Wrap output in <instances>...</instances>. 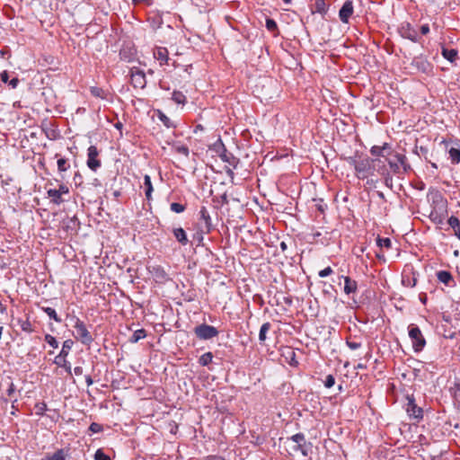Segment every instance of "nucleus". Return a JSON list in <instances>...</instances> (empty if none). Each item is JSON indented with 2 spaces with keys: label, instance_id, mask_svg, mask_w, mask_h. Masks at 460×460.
Returning a JSON list of instances; mask_svg holds the SVG:
<instances>
[{
  "label": "nucleus",
  "instance_id": "19",
  "mask_svg": "<svg viewBox=\"0 0 460 460\" xmlns=\"http://www.w3.org/2000/svg\"><path fill=\"white\" fill-rule=\"evenodd\" d=\"M441 55L450 63H455L458 58V51L456 49H447L442 47Z\"/></svg>",
  "mask_w": 460,
  "mask_h": 460
},
{
  "label": "nucleus",
  "instance_id": "52",
  "mask_svg": "<svg viewBox=\"0 0 460 460\" xmlns=\"http://www.w3.org/2000/svg\"><path fill=\"white\" fill-rule=\"evenodd\" d=\"M346 344L350 349H353V350L358 349L361 347V342L349 341V340H347Z\"/></svg>",
  "mask_w": 460,
  "mask_h": 460
},
{
  "label": "nucleus",
  "instance_id": "27",
  "mask_svg": "<svg viewBox=\"0 0 460 460\" xmlns=\"http://www.w3.org/2000/svg\"><path fill=\"white\" fill-rule=\"evenodd\" d=\"M394 157L398 161L399 166H402L405 172L411 170V165L408 164L407 157L404 155L397 153Z\"/></svg>",
  "mask_w": 460,
  "mask_h": 460
},
{
  "label": "nucleus",
  "instance_id": "8",
  "mask_svg": "<svg viewBox=\"0 0 460 460\" xmlns=\"http://www.w3.org/2000/svg\"><path fill=\"white\" fill-rule=\"evenodd\" d=\"M130 83L134 88L144 89L146 85V78L144 71L137 67L130 69Z\"/></svg>",
  "mask_w": 460,
  "mask_h": 460
},
{
  "label": "nucleus",
  "instance_id": "17",
  "mask_svg": "<svg viewBox=\"0 0 460 460\" xmlns=\"http://www.w3.org/2000/svg\"><path fill=\"white\" fill-rule=\"evenodd\" d=\"M341 279L344 280L343 291L346 295L355 294L358 290V283L356 280L350 279L348 276H341Z\"/></svg>",
  "mask_w": 460,
  "mask_h": 460
},
{
  "label": "nucleus",
  "instance_id": "4",
  "mask_svg": "<svg viewBox=\"0 0 460 460\" xmlns=\"http://www.w3.org/2000/svg\"><path fill=\"white\" fill-rule=\"evenodd\" d=\"M74 328L75 330V338L84 345L90 346L93 338L87 330L85 323L78 317H75Z\"/></svg>",
  "mask_w": 460,
  "mask_h": 460
},
{
  "label": "nucleus",
  "instance_id": "44",
  "mask_svg": "<svg viewBox=\"0 0 460 460\" xmlns=\"http://www.w3.org/2000/svg\"><path fill=\"white\" fill-rule=\"evenodd\" d=\"M376 243L379 247H385V248H390L391 245H392V242L389 238H382V237H378L376 239Z\"/></svg>",
  "mask_w": 460,
  "mask_h": 460
},
{
  "label": "nucleus",
  "instance_id": "12",
  "mask_svg": "<svg viewBox=\"0 0 460 460\" xmlns=\"http://www.w3.org/2000/svg\"><path fill=\"white\" fill-rule=\"evenodd\" d=\"M149 271L156 283L164 284L171 279L169 274L160 265L151 267Z\"/></svg>",
  "mask_w": 460,
  "mask_h": 460
},
{
  "label": "nucleus",
  "instance_id": "59",
  "mask_svg": "<svg viewBox=\"0 0 460 460\" xmlns=\"http://www.w3.org/2000/svg\"><path fill=\"white\" fill-rule=\"evenodd\" d=\"M74 373L76 376H81L83 374V367H75L74 368Z\"/></svg>",
  "mask_w": 460,
  "mask_h": 460
},
{
  "label": "nucleus",
  "instance_id": "33",
  "mask_svg": "<svg viewBox=\"0 0 460 460\" xmlns=\"http://www.w3.org/2000/svg\"><path fill=\"white\" fill-rule=\"evenodd\" d=\"M213 354L211 352H206L200 356L199 358V363L200 366L206 367L212 362Z\"/></svg>",
  "mask_w": 460,
  "mask_h": 460
},
{
  "label": "nucleus",
  "instance_id": "40",
  "mask_svg": "<svg viewBox=\"0 0 460 460\" xmlns=\"http://www.w3.org/2000/svg\"><path fill=\"white\" fill-rule=\"evenodd\" d=\"M170 208L172 212L180 214L182 213L186 209V206L181 203L173 202L171 203Z\"/></svg>",
  "mask_w": 460,
  "mask_h": 460
},
{
  "label": "nucleus",
  "instance_id": "32",
  "mask_svg": "<svg viewBox=\"0 0 460 460\" xmlns=\"http://www.w3.org/2000/svg\"><path fill=\"white\" fill-rule=\"evenodd\" d=\"M90 93L93 96L100 99H106V93L102 88L97 86H91Z\"/></svg>",
  "mask_w": 460,
  "mask_h": 460
},
{
  "label": "nucleus",
  "instance_id": "15",
  "mask_svg": "<svg viewBox=\"0 0 460 460\" xmlns=\"http://www.w3.org/2000/svg\"><path fill=\"white\" fill-rule=\"evenodd\" d=\"M154 58L159 61L160 66H169L170 65V58L169 52L166 48L164 47H156L154 49Z\"/></svg>",
  "mask_w": 460,
  "mask_h": 460
},
{
  "label": "nucleus",
  "instance_id": "54",
  "mask_svg": "<svg viewBox=\"0 0 460 460\" xmlns=\"http://www.w3.org/2000/svg\"><path fill=\"white\" fill-rule=\"evenodd\" d=\"M60 195L62 194H67L69 192V189L65 184H60L59 188L57 190Z\"/></svg>",
  "mask_w": 460,
  "mask_h": 460
},
{
  "label": "nucleus",
  "instance_id": "25",
  "mask_svg": "<svg viewBox=\"0 0 460 460\" xmlns=\"http://www.w3.org/2000/svg\"><path fill=\"white\" fill-rule=\"evenodd\" d=\"M144 185H145V188H146V191H145L146 192V199L148 200H150L154 189H153V185H152V182H151V178L147 174H146L144 176Z\"/></svg>",
  "mask_w": 460,
  "mask_h": 460
},
{
  "label": "nucleus",
  "instance_id": "61",
  "mask_svg": "<svg viewBox=\"0 0 460 460\" xmlns=\"http://www.w3.org/2000/svg\"><path fill=\"white\" fill-rule=\"evenodd\" d=\"M206 460H225V459L221 456H208L206 458Z\"/></svg>",
  "mask_w": 460,
  "mask_h": 460
},
{
  "label": "nucleus",
  "instance_id": "62",
  "mask_svg": "<svg viewBox=\"0 0 460 460\" xmlns=\"http://www.w3.org/2000/svg\"><path fill=\"white\" fill-rule=\"evenodd\" d=\"M221 201H222V204H228V198H227V194L226 193H224L221 196Z\"/></svg>",
  "mask_w": 460,
  "mask_h": 460
},
{
  "label": "nucleus",
  "instance_id": "63",
  "mask_svg": "<svg viewBox=\"0 0 460 460\" xmlns=\"http://www.w3.org/2000/svg\"><path fill=\"white\" fill-rule=\"evenodd\" d=\"M47 137L49 139H55L56 137H57V134H56V132L54 130H52L51 132L47 133Z\"/></svg>",
  "mask_w": 460,
  "mask_h": 460
},
{
  "label": "nucleus",
  "instance_id": "51",
  "mask_svg": "<svg viewBox=\"0 0 460 460\" xmlns=\"http://www.w3.org/2000/svg\"><path fill=\"white\" fill-rule=\"evenodd\" d=\"M333 272L331 267H326L325 269L319 271L318 275L320 278H326L330 276Z\"/></svg>",
  "mask_w": 460,
  "mask_h": 460
},
{
  "label": "nucleus",
  "instance_id": "3",
  "mask_svg": "<svg viewBox=\"0 0 460 460\" xmlns=\"http://www.w3.org/2000/svg\"><path fill=\"white\" fill-rule=\"evenodd\" d=\"M73 345L74 341L72 340H66L63 342L61 351L54 359V363L58 367H63L69 375L72 374V367L70 362L66 360V357L68 356Z\"/></svg>",
  "mask_w": 460,
  "mask_h": 460
},
{
  "label": "nucleus",
  "instance_id": "41",
  "mask_svg": "<svg viewBox=\"0 0 460 460\" xmlns=\"http://www.w3.org/2000/svg\"><path fill=\"white\" fill-rule=\"evenodd\" d=\"M174 151L178 154L183 155L184 156L188 157L190 155V150L188 146L184 145H177L173 146Z\"/></svg>",
  "mask_w": 460,
  "mask_h": 460
},
{
  "label": "nucleus",
  "instance_id": "48",
  "mask_svg": "<svg viewBox=\"0 0 460 460\" xmlns=\"http://www.w3.org/2000/svg\"><path fill=\"white\" fill-rule=\"evenodd\" d=\"M387 163H388V165H389L390 169L392 170V172L394 173H399L400 172V166H399L398 161L397 162H394V161L388 159Z\"/></svg>",
  "mask_w": 460,
  "mask_h": 460
},
{
  "label": "nucleus",
  "instance_id": "9",
  "mask_svg": "<svg viewBox=\"0 0 460 460\" xmlns=\"http://www.w3.org/2000/svg\"><path fill=\"white\" fill-rule=\"evenodd\" d=\"M398 32L402 38L410 40L412 42L419 41V34L417 31L408 22H403L400 24Z\"/></svg>",
  "mask_w": 460,
  "mask_h": 460
},
{
  "label": "nucleus",
  "instance_id": "11",
  "mask_svg": "<svg viewBox=\"0 0 460 460\" xmlns=\"http://www.w3.org/2000/svg\"><path fill=\"white\" fill-rule=\"evenodd\" d=\"M199 221L201 231L208 234L212 230L213 225L208 210L204 206L199 209Z\"/></svg>",
  "mask_w": 460,
  "mask_h": 460
},
{
  "label": "nucleus",
  "instance_id": "46",
  "mask_svg": "<svg viewBox=\"0 0 460 460\" xmlns=\"http://www.w3.org/2000/svg\"><path fill=\"white\" fill-rule=\"evenodd\" d=\"M94 460H111V457L106 455L102 449L96 450L94 454Z\"/></svg>",
  "mask_w": 460,
  "mask_h": 460
},
{
  "label": "nucleus",
  "instance_id": "13",
  "mask_svg": "<svg viewBox=\"0 0 460 460\" xmlns=\"http://www.w3.org/2000/svg\"><path fill=\"white\" fill-rule=\"evenodd\" d=\"M407 403H406V411L410 417H413L415 419H422L423 411L420 407H419L415 403V400L413 396H407Z\"/></svg>",
  "mask_w": 460,
  "mask_h": 460
},
{
  "label": "nucleus",
  "instance_id": "10",
  "mask_svg": "<svg viewBox=\"0 0 460 460\" xmlns=\"http://www.w3.org/2000/svg\"><path fill=\"white\" fill-rule=\"evenodd\" d=\"M99 151L96 146H91L87 150V166L95 172L101 166V161L97 158Z\"/></svg>",
  "mask_w": 460,
  "mask_h": 460
},
{
  "label": "nucleus",
  "instance_id": "16",
  "mask_svg": "<svg viewBox=\"0 0 460 460\" xmlns=\"http://www.w3.org/2000/svg\"><path fill=\"white\" fill-rule=\"evenodd\" d=\"M392 147L388 143H384L383 146H373L370 148V154L374 156L385 157L391 154Z\"/></svg>",
  "mask_w": 460,
  "mask_h": 460
},
{
  "label": "nucleus",
  "instance_id": "45",
  "mask_svg": "<svg viewBox=\"0 0 460 460\" xmlns=\"http://www.w3.org/2000/svg\"><path fill=\"white\" fill-rule=\"evenodd\" d=\"M44 339L45 341L52 348L57 349L58 347V342L54 336L46 334Z\"/></svg>",
  "mask_w": 460,
  "mask_h": 460
},
{
  "label": "nucleus",
  "instance_id": "6",
  "mask_svg": "<svg viewBox=\"0 0 460 460\" xmlns=\"http://www.w3.org/2000/svg\"><path fill=\"white\" fill-rule=\"evenodd\" d=\"M194 333L200 340H210L217 337L219 332L216 327L202 323L194 328Z\"/></svg>",
  "mask_w": 460,
  "mask_h": 460
},
{
  "label": "nucleus",
  "instance_id": "60",
  "mask_svg": "<svg viewBox=\"0 0 460 460\" xmlns=\"http://www.w3.org/2000/svg\"><path fill=\"white\" fill-rule=\"evenodd\" d=\"M15 391L13 384H11L9 388L7 389V394L9 396L13 394V393Z\"/></svg>",
  "mask_w": 460,
  "mask_h": 460
},
{
  "label": "nucleus",
  "instance_id": "7",
  "mask_svg": "<svg viewBox=\"0 0 460 460\" xmlns=\"http://www.w3.org/2000/svg\"><path fill=\"white\" fill-rule=\"evenodd\" d=\"M428 199L431 202V208L447 209V200L438 190L430 189L428 192Z\"/></svg>",
  "mask_w": 460,
  "mask_h": 460
},
{
  "label": "nucleus",
  "instance_id": "49",
  "mask_svg": "<svg viewBox=\"0 0 460 460\" xmlns=\"http://www.w3.org/2000/svg\"><path fill=\"white\" fill-rule=\"evenodd\" d=\"M334 384H335L334 376L332 375H328L324 381V386L326 388H331L334 385Z\"/></svg>",
  "mask_w": 460,
  "mask_h": 460
},
{
  "label": "nucleus",
  "instance_id": "38",
  "mask_svg": "<svg viewBox=\"0 0 460 460\" xmlns=\"http://www.w3.org/2000/svg\"><path fill=\"white\" fill-rule=\"evenodd\" d=\"M310 447H311V443L305 442L302 445L295 446L294 450L300 451L304 456H307Z\"/></svg>",
  "mask_w": 460,
  "mask_h": 460
},
{
  "label": "nucleus",
  "instance_id": "50",
  "mask_svg": "<svg viewBox=\"0 0 460 460\" xmlns=\"http://www.w3.org/2000/svg\"><path fill=\"white\" fill-rule=\"evenodd\" d=\"M89 430L92 433H99V432L102 431V427L99 423L93 422V423H91V425L89 427Z\"/></svg>",
  "mask_w": 460,
  "mask_h": 460
},
{
  "label": "nucleus",
  "instance_id": "53",
  "mask_svg": "<svg viewBox=\"0 0 460 460\" xmlns=\"http://www.w3.org/2000/svg\"><path fill=\"white\" fill-rule=\"evenodd\" d=\"M75 185H81L83 182V177L79 172H76L73 178Z\"/></svg>",
  "mask_w": 460,
  "mask_h": 460
},
{
  "label": "nucleus",
  "instance_id": "37",
  "mask_svg": "<svg viewBox=\"0 0 460 460\" xmlns=\"http://www.w3.org/2000/svg\"><path fill=\"white\" fill-rule=\"evenodd\" d=\"M57 164H58V170L60 173L66 172L70 167L69 164L67 163V160L63 157L59 158L58 160Z\"/></svg>",
  "mask_w": 460,
  "mask_h": 460
},
{
  "label": "nucleus",
  "instance_id": "64",
  "mask_svg": "<svg viewBox=\"0 0 460 460\" xmlns=\"http://www.w3.org/2000/svg\"><path fill=\"white\" fill-rule=\"evenodd\" d=\"M85 382H86L87 386L92 385L93 383V381L90 376H85Z\"/></svg>",
  "mask_w": 460,
  "mask_h": 460
},
{
  "label": "nucleus",
  "instance_id": "47",
  "mask_svg": "<svg viewBox=\"0 0 460 460\" xmlns=\"http://www.w3.org/2000/svg\"><path fill=\"white\" fill-rule=\"evenodd\" d=\"M266 28L270 31L274 32V31H276L278 30L277 22L273 19L268 18L266 20Z\"/></svg>",
  "mask_w": 460,
  "mask_h": 460
},
{
  "label": "nucleus",
  "instance_id": "21",
  "mask_svg": "<svg viewBox=\"0 0 460 460\" xmlns=\"http://www.w3.org/2000/svg\"><path fill=\"white\" fill-rule=\"evenodd\" d=\"M175 239L181 244L186 245L189 243L186 232L182 227H177L172 230Z\"/></svg>",
  "mask_w": 460,
  "mask_h": 460
},
{
  "label": "nucleus",
  "instance_id": "58",
  "mask_svg": "<svg viewBox=\"0 0 460 460\" xmlns=\"http://www.w3.org/2000/svg\"><path fill=\"white\" fill-rule=\"evenodd\" d=\"M429 32V24H423L420 26V33L423 35H427Z\"/></svg>",
  "mask_w": 460,
  "mask_h": 460
},
{
  "label": "nucleus",
  "instance_id": "30",
  "mask_svg": "<svg viewBox=\"0 0 460 460\" xmlns=\"http://www.w3.org/2000/svg\"><path fill=\"white\" fill-rule=\"evenodd\" d=\"M17 323L23 332H28V333H31L33 332L32 324L29 319H25V320L18 319Z\"/></svg>",
  "mask_w": 460,
  "mask_h": 460
},
{
  "label": "nucleus",
  "instance_id": "29",
  "mask_svg": "<svg viewBox=\"0 0 460 460\" xmlns=\"http://www.w3.org/2000/svg\"><path fill=\"white\" fill-rule=\"evenodd\" d=\"M270 328H271V324L269 322L264 323L261 326L260 332H259V341L261 343H263L266 341L267 332L270 330Z\"/></svg>",
  "mask_w": 460,
  "mask_h": 460
},
{
  "label": "nucleus",
  "instance_id": "39",
  "mask_svg": "<svg viewBox=\"0 0 460 460\" xmlns=\"http://www.w3.org/2000/svg\"><path fill=\"white\" fill-rule=\"evenodd\" d=\"M289 439L295 442L296 444V446H299L306 442L303 433H296L293 435Z\"/></svg>",
  "mask_w": 460,
  "mask_h": 460
},
{
  "label": "nucleus",
  "instance_id": "22",
  "mask_svg": "<svg viewBox=\"0 0 460 460\" xmlns=\"http://www.w3.org/2000/svg\"><path fill=\"white\" fill-rule=\"evenodd\" d=\"M437 278L441 283L447 286H452L451 283L454 282L452 274L447 270L438 271Z\"/></svg>",
  "mask_w": 460,
  "mask_h": 460
},
{
  "label": "nucleus",
  "instance_id": "5",
  "mask_svg": "<svg viewBox=\"0 0 460 460\" xmlns=\"http://www.w3.org/2000/svg\"><path fill=\"white\" fill-rule=\"evenodd\" d=\"M409 337L411 340L412 348L415 352H420L424 349L426 341L417 325L411 324L409 326Z\"/></svg>",
  "mask_w": 460,
  "mask_h": 460
},
{
  "label": "nucleus",
  "instance_id": "20",
  "mask_svg": "<svg viewBox=\"0 0 460 460\" xmlns=\"http://www.w3.org/2000/svg\"><path fill=\"white\" fill-rule=\"evenodd\" d=\"M67 453L63 449H58L53 454H47L40 460H66Z\"/></svg>",
  "mask_w": 460,
  "mask_h": 460
},
{
  "label": "nucleus",
  "instance_id": "14",
  "mask_svg": "<svg viewBox=\"0 0 460 460\" xmlns=\"http://www.w3.org/2000/svg\"><path fill=\"white\" fill-rule=\"evenodd\" d=\"M354 7L353 3L350 0H347L344 2L343 5L339 11L340 20L343 23H348L350 16L353 14Z\"/></svg>",
  "mask_w": 460,
  "mask_h": 460
},
{
  "label": "nucleus",
  "instance_id": "42",
  "mask_svg": "<svg viewBox=\"0 0 460 460\" xmlns=\"http://www.w3.org/2000/svg\"><path fill=\"white\" fill-rule=\"evenodd\" d=\"M158 118L164 123V125L167 128L173 127L172 120L162 111H158Z\"/></svg>",
  "mask_w": 460,
  "mask_h": 460
},
{
  "label": "nucleus",
  "instance_id": "55",
  "mask_svg": "<svg viewBox=\"0 0 460 460\" xmlns=\"http://www.w3.org/2000/svg\"><path fill=\"white\" fill-rule=\"evenodd\" d=\"M0 80L6 84L8 83L9 81V75H8V72L7 71H3L1 74H0Z\"/></svg>",
  "mask_w": 460,
  "mask_h": 460
},
{
  "label": "nucleus",
  "instance_id": "43",
  "mask_svg": "<svg viewBox=\"0 0 460 460\" xmlns=\"http://www.w3.org/2000/svg\"><path fill=\"white\" fill-rule=\"evenodd\" d=\"M36 414L42 416L48 410L47 404L44 402H40L35 404Z\"/></svg>",
  "mask_w": 460,
  "mask_h": 460
},
{
  "label": "nucleus",
  "instance_id": "2",
  "mask_svg": "<svg viewBox=\"0 0 460 460\" xmlns=\"http://www.w3.org/2000/svg\"><path fill=\"white\" fill-rule=\"evenodd\" d=\"M409 69L411 74H425L430 75L433 71V65L422 55L414 57L411 63Z\"/></svg>",
  "mask_w": 460,
  "mask_h": 460
},
{
  "label": "nucleus",
  "instance_id": "34",
  "mask_svg": "<svg viewBox=\"0 0 460 460\" xmlns=\"http://www.w3.org/2000/svg\"><path fill=\"white\" fill-rule=\"evenodd\" d=\"M42 310L44 313L47 314V315L50 318V319H53L55 322L57 323H61V318L57 314L55 309L51 308V307H42Z\"/></svg>",
  "mask_w": 460,
  "mask_h": 460
},
{
  "label": "nucleus",
  "instance_id": "1",
  "mask_svg": "<svg viewBox=\"0 0 460 460\" xmlns=\"http://www.w3.org/2000/svg\"><path fill=\"white\" fill-rule=\"evenodd\" d=\"M348 162L354 167L357 176L359 179H365L370 174L374 160L369 157H349Z\"/></svg>",
  "mask_w": 460,
  "mask_h": 460
},
{
  "label": "nucleus",
  "instance_id": "57",
  "mask_svg": "<svg viewBox=\"0 0 460 460\" xmlns=\"http://www.w3.org/2000/svg\"><path fill=\"white\" fill-rule=\"evenodd\" d=\"M134 4H145L146 5H151L153 1L152 0H131Z\"/></svg>",
  "mask_w": 460,
  "mask_h": 460
},
{
  "label": "nucleus",
  "instance_id": "23",
  "mask_svg": "<svg viewBox=\"0 0 460 460\" xmlns=\"http://www.w3.org/2000/svg\"><path fill=\"white\" fill-rule=\"evenodd\" d=\"M448 154L453 164H457L460 163V146L458 145L456 146H451L448 149Z\"/></svg>",
  "mask_w": 460,
  "mask_h": 460
},
{
  "label": "nucleus",
  "instance_id": "56",
  "mask_svg": "<svg viewBox=\"0 0 460 460\" xmlns=\"http://www.w3.org/2000/svg\"><path fill=\"white\" fill-rule=\"evenodd\" d=\"M8 84L12 89H15L19 84V79L17 77H14L12 80L8 81Z\"/></svg>",
  "mask_w": 460,
  "mask_h": 460
},
{
  "label": "nucleus",
  "instance_id": "36",
  "mask_svg": "<svg viewBox=\"0 0 460 460\" xmlns=\"http://www.w3.org/2000/svg\"><path fill=\"white\" fill-rule=\"evenodd\" d=\"M452 390L456 404L460 409V382H456Z\"/></svg>",
  "mask_w": 460,
  "mask_h": 460
},
{
  "label": "nucleus",
  "instance_id": "35",
  "mask_svg": "<svg viewBox=\"0 0 460 460\" xmlns=\"http://www.w3.org/2000/svg\"><path fill=\"white\" fill-rule=\"evenodd\" d=\"M172 99L177 104H184L186 102V96L179 91H174L172 93Z\"/></svg>",
  "mask_w": 460,
  "mask_h": 460
},
{
  "label": "nucleus",
  "instance_id": "31",
  "mask_svg": "<svg viewBox=\"0 0 460 460\" xmlns=\"http://www.w3.org/2000/svg\"><path fill=\"white\" fill-rule=\"evenodd\" d=\"M146 331L144 329H139L133 332L129 341L133 343H136V342L139 341L140 340L146 338Z\"/></svg>",
  "mask_w": 460,
  "mask_h": 460
},
{
  "label": "nucleus",
  "instance_id": "28",
  "mask_svg": "<svg viewBox=\"0 0 460 460\" xmlns=\"http://www.w3.org/2000/svg\"><path fill=\"white\" fill-rule=\"evenodd\" d=\"M313 13H318L323 14L327 12V6L325 4V0H315Z\"/></svg>",
  "mask_w": 460,
  "mask_h": 460
},
{
  "label": "nucleus",
  "instance_id": "18",
  "mask_svg": "<svg viewBox=\"0 0 460 460\" xmlns=\"http://www.w3.org/2000/svg\"><path fill=\"white\" fill-rule=\"evenodd\" d=\"M447 210H438L437 208H431L429 213L430 220L435 224H442L445 220Z\"/></svg>",
  "mask_w": 460,
  "mask_h": 460
},
{
  "label": "nucleus",
  "instance_id": "24",
  "mask_svg": "<svg viewBox=\"0 0 460 460\" xmlns=\"http://www.w3.org/2000/svg\"><path fill=\"white\" fill-rule=\"evenodd\" d=\"M448 225L454 230L455 234L460 240V220L455 217L451 216L447 220Z\"/></svg>",
  "mask_w": 460,
  "mask_h": 460
},
{
  "label": "nucleus",
  "instance_id": "26",
  "mask_svg": "<svg viewBox=\"0 0 460 460\" xmlns=\"http://www.w3.org/2000/svg\"><path fill=\"white\" fill-rule=\"evenodd\" d=\"M49 198H51V200L54 204L59 205L63 202L61 195L56 189H50L47 191Z\"/></svg>",
  "mask_w": 460,
  "mask_h": 460
}]
</instances>
